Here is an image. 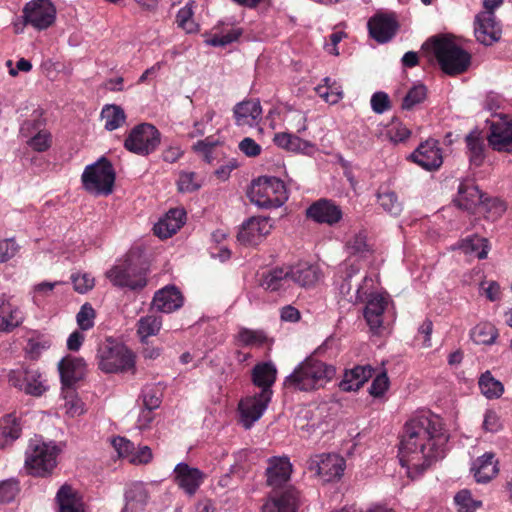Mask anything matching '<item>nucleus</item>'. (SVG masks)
Masks as SVG:
<instances>
[{"mask_svg":"<svg viewBox=\"0 0 512 512\" xmlns=\"http://www.w3.org/2000/svg\"><path fill=\"white\" fill-rule=\"evenodd\" d=\"M112 446L117 451L120 457H132L135 451V445L130 440L124 437H115L112 440Z\"/></svg>","mask_w":512,"mask_h":512,"instance_id":"62","label":"nucleus"},{"mask_svg":"<svg viewBox=\"0 0 512 512\" xmlns=\"http://www.w3.org/2000/svg\"><path fill=\"white\" fill-rule=\"evenodd\" d=\"M273 141L278 147L291 152L307 153L313 148V145L309 141L303 140L290 133H277Z\"/></svg>","mask_w":512,"mask_h":512,"instance_id":"40","label":"nucleus"},{"mask_svg":"<svg viewBox=\"0 0 512 512\" xmlns=\"http://www.w3.org/2000/svg\"><path fill=\"white\" fill-rule=\"evenodd\" d=\"M458 248L466 255H475L479 259H485L488 255V241L478 235H472L463 239Z\"/></svg>","mask_w":512,"mask_h":512,"instance_id":"41","label":"nucleus"},{"mask_svg":"<svg viewBox=\"0 0 512 512\" xmlns=\"http://www.w3.org/2000/svg\"><path fill=\"white\" fill-rule=\"evenodd\" d=\"M106 277L118 287L140 290L147 284L146 270L127 258L106 272Z\"/></svg>","mask_w":512,"mask_h":512,"instance_id":"11","label":"nucleus"},{"mask_svg":"<svg viewBox=\"0 0 512 512\" xmlns=\"http://www.w3.org/2000/svg\"><path fill=\"white\" fill-rule=\"evenodd\" d=\"M368 29L377 42L386 43L395 35L398 23L393 16L376 15L368 21Z\"/></svg>","mask_w":512,"mask_h":512,"instance_id":"28","label":"nucleus"},{"mask_svg":"<svg viewBox=\"0 0 512 512\" xmlns=\"http://www.w3.org/2000/svg\"><path fill=\"white\" fill-rule=\"evenodd\" d=\"M95 310L89 303L81 306L77 314V324L82 330H89L94 326Z\"/></svg>","mask_w":512,"mask_h":512,"instance_id":"57","label":"nucleus"},{"mask_svg":"<svg viewBox=\"0 0 512 512\" xmlns=\"http://www.w3.org/2000/svg\"><path fill=\"white\" fill-rule=\"evenodd\" d=\"M455 503L460 512H476L481 507L482 502L474 500L469 490H461L454 497Z\"/></svg>","mask_w":512,"mask_h":512,"instance_id":"53","label":"nucleus"},{"mask_svg":"<svg viewBox=\"0 0 512 512\" xmlns=\"http://www.w3.org/2000/svg\"><path fill=\"white\" fill-rule=\"evenodd\" d=\"M292 465L286 457H273L266 468L267 485L273 489L283 487L290 479Z\"/></svg>","mask_w":512,"mask_h":512,"instance_id":"23","label":"nucleus"},{"mask_svg":"<svg viewBox=\"0 0 512 512\" xmlns=\"http://www.w3.org/2000/svg\"><path fill=\"white\" fill-rule=\"evenodd\" d=\"M24 321L21 309L12 302V297L3 293L0 295V332L9 333L19 327Z\"/></svg>","mask_w":512,"mask_h":512,"instance_id":"22","label":"nucleus"},{"mask_svg":"<svg viewBox=\"0 0 512 512\" xmlns=\"http://www.w3.org/2000/svg\"><path fill=\"white\" fill-rule=\"evenodd\" d=\"M346 247L350 254L359 255L364 257L366 253L370 251L369 244L367 243V237L364 232H359L351 237Z\"/></svg>","mask_w":512,"mask_h":512,"instance_id":"54","label":"nucleus"},{"mask_svg":"<svg viewBox=\"0 0 512 512\" xmlns=\"http://www.w3.org/2000/svg\"><path fill=\"white\" fill-rule=\"evenodd\" d=\"M115 178L113 165L105 157L86 166L81 176L84 189L96 196L110 195L113 192Z\"/></svg>","mask_w":512,"mask_h":512,"instance_id":"6","label":"nucleus"},{"mask_svg":"<svg viewBox=\"0 0 512 512\" xmlns=\"http://www.w3.org/2000/svg\"><path fill=\"white\" fill-rule=\"evenodd\" d=\"M86 364L82 358L66 356L58 364L62 388L73 387L82 379Z\"/></svg>","mask_w":512,"mask_h":512,"instance_id":"26","label":"nucleus"},{"mask_svg":"<svg viewBox=\"0 0 512 512\" xmlns=\"http://www.w3.org/2000/svg\"><path fill=\"white\" fill-rule=\"evenodd\" d=\"M75 291L80 294H85L90 291L95 285V279L89 273H75L71 275Z\"/></svg>","mask_w":512,"mask_h":512,"instance_id":"56","label":"nucleus"},{"mask_svg":"<svg viewBox=\"0 0 512 512\" xmlns=\"http://www.w3.org/2000/svg\"><path fill=\"white\" fill-rule=\"evenodd\" d=\"M248 197L259 208L272 209L282 206L288 199L282 180L263 176L252 182Z\"/></svg>","mask_w":512,"mask_h":512,"instance_id":"4","label":"nucleus"},{"mask_svg":"<svg viewBox=\"0 0 512 512\" xmlns=\"http://www.w3.org/2000/svg\"><path fill=\"white\" fill-rule=\"evenodd\" d=\"M185 212L183 209H170L153 228L154 234L161 239H166L175 234L184 224Z\"/></svg>","mask_w":512,"mask_h":512,"instance_id":"31","label":"nucleus"},{"mask_svg":"<svg viewBox=\"0 0 512 512\" xmlns=\"http://www.w3.org/2000/svg\"><path fill=\"white\" fill-rule=\"evenodd\" d=\"M271 397L268 390L260 391L254 396L242 399L238 405L239 422L245 429H250L268 407Z\"/></svg>","mask_w":512,"mask_h":512,"instance_id":"14","label":"nucleus"},{"mask_svg":"<svg viewBox=\"0 0 512 512\" xmlns=\"http://www.w3.org/2000/svg\"><path fill=\"white\" fill-rule=\"evenodd\" d=\"M359 272L358 265L345 263L337 279L339 295L352 304L364 301L366 284L371 281L368 276L360 278Z\"/></svg>","mask_w":512,"mask_h":512,"instance_id":"10","label":"nucleus"},{"mask_svg":"<svg viewBox=\"0 0 512 512\" xmlns=\"http://www.w3.org/2000/svg\"><path fill=\"white\" fill-rule=\"evenodd\" d=\"M474 477L478 483H487L494 478L498 472V462L495 460V454L487 452L477 458L472 466Z\"/></svg>","mask_w":512,"mask_h":512,"instance_id":"33","label":"nucleus"},{"mask_svg":"<svg viewBox=\"0 0 512 512\" xmlns=\"http://www.w3.org/2000/svg\"><path fill=\"white\" fill-rule=\"evenodd\" d=\"M162 326V318L155 315L141 317L137 323V333L142 341L158 334Z\"/></svg>","mask_w":512,"mask_h":512,"instance_id":"47","label":"nucleus"},{"mask_svg":"<svg viewBox=\"0 0 512 512\" xmlns=\"http://www.w3.org/2000/svg\"><path fill=\"white\" fill-rule=\"evenodd\" d=\"M315 91L319 97L329 104H336L343 98L341 87L328 77L323 79V84H319Z\"/></svg>","mask_w":512,"mask_h":512,"instance_id":"45","label":"nucleus"},{"mask_svg":"<svg viewBox=\"0 0 512 512\" xmlns=\"http://www.w3.org/2000/svg\"><path fill=\"white\" fill-rule=\"evenodd\" d=\"M194 172H182L178 179V188L181 192H192L200 188V184L195 180Z\"/></svg>","mask_w":512,"mask_h":512,"instance_id":"61","label":"nucleus"},{"mask_svg":"<svg viewBox=\"0 0 512 512\" xmlns=\"http://www.w3.org/2000/svg\"><path fill=\"white\" fill-rule=\"evenodd\" d=\"M23 19L25 25L47 29L55 22L56 8L50 0H32L24 6Z\"/></svg>","mask_w":512,"mask_h":512,"instance_id":"12","label":"nucleus"},{"mask_svg":"<svg viewBox=\"0 0 512 512\" xmlns=\"http://www.w3.org/2000/svg\"><path fill=\"white\" fill-rule=\"evenodd\" d=\"M62 395L65 401L64 408L66 414L70 417H76L84 413V404L76 395L73 387L62 388Z\"/></svg>","mask_w":512,"mask_h":512,"instance_id":"49","label":"nucleus"},{"mask_svg":"<svg viewBox=\"0 0 512 512\" xmlns=\"http://www.w3.org/2000/svg\"><path fill=\"white\" fill-rule=\"evenodd\" d=\"M277 369L271 362L259 363L252 370V381L261 391L268 390L272 397L271 386L276 380Z\"/></svg>","mask_w":512,"mask_h":512,"instance_id":"37","label":"nucleus"},{"mask_svg":"<svg viewBox=\"0 0 512 512\" xmlns=\"http://www.w3.org/2000/svg\"><path fill=\"white\" fill-rule=\"evenodd\" d=\"M299 493L293 488L271 496L262 507V512H296Z\"/></svg>","mask_w":512,"mask_h":512,"instance_id":"27","label":"nucleus"},{"mask_svg":"<svg viewBox=\"0 0 512 512\" xmlns=\"http://www.w3.org/2000/svg\"><path fill=\"white\" fill-rule=\"evenodd\" d=\"M142 397L144 408H148L150 410L157 409L162 402L160 389L154 385L146 386L142 390Z\"/></svg>","mask_w":512,"mask_h":512,"instance_id":"55","label":"nucleus"},{"mask_svg":"<svg viewBox=\"0 0 512 512\" xmlns=\"http://www.w3.org/2000/svg\"><path fill=\"white\" fill-rule=\"evenodd\" d=\"M218 144L212 137H207L204 140H199L193 145V150L202 155L203 159L210 163L213 160L212 152Z\"/></svg>","mask_w":512,"mask_h":512,"instance_id":"58","label":"nucleus"},{"mask_svg":"<svg viewBox=\"0 0 512 512\" xmlns=\"http://www.w3.org/2000/svg\"><path fill=\"white\" fill-rule=\"evenodd\" d=\"M99 368L106 373L134 372L135 357L123 344L107 340L98 348Z\"/></svg>","mask_w":512,"mask_h":512,"instance_id":"8","label":"nucleus"},{"mask_svg":"<svg viewBox=\"0 0 512 512\" xmlns=\"http://www.w3.org/2000/svg\"><path fill=\"white\" fill-rule=\"evenodd\" d=\"M161 142V133L150 123H141L133 127L124 140V147L139 156L153 153Z\"/></svg>","mask_w":512,"mask_h":512,"instance_id":"9","label":"nucleus"},{"mask_svg":"<svg viewBox=\"0 0 512 512\" xmlns=\"http://www.w3.org/2000/svg\"><path fill=\"white\" fill-rule=\"evenodd\" d=\"M501 26L496 21L494 13L481 12L475 19V37L476 39L486 45H492L501 38Z\"/></svg>","mask_w":512,"mask_h":512,"instance_id":"18","label":"nucleus"},{"mask_svg":"<svg viewBox=\"0 0 512 512\" xmlns=\"http://www.w3.org/2000/svg\"><path fill=\"white\" fill-rule=\"evenodd\" d=\"M149 494L142 483H133L125 492V506L122 512H143L148 503Z\"/></svg>","mask_w":512,"mask_h":512,"instance_id":"34","label":"nucleus"},{"mask_svg":"<svg viewBox=\"0 0 512 512\" xmlns=\"http://www.w3.org/2000/svg\"><path fill=\"white\" fill-rule=\"evenodd\" d=\"M481 393L488 399L499 398L504 392L503 384L495 379L489 371H486L479 378Z\"/></svg>","mask_w":512,"mask_h":512,"instance_id":"44","label":"nucleus"},{"mask_svg":"<svg viewBox=\"0 0 512 512\" xmlns=\"http://www.w3.org/2000/svg\"><path fill=\"white\" fill-rule=\"evenodd\" d=\"M308 469L329 482L342 476L345 460L335 453L319 454L310 459Z\"/></svg>","mask_w":512,"mask_h":512,"instance_id":"15","label":"nucleus"},{"mask_svg":"<svg viewBox=\"0 0 512 512\" xmlns=\"http://www.w3.org/2000/svg\"><path fill=\"white\" fill-rule=\"evenodd\" d=\"M388 137L394 143L403 142L409 138L411 132L402 123H393L388 129Z\"/></svg>","mask_w":512,"mask_h":512,"instance_id":"63","label":"nucleus"},{"mask_svg":"<svg viewBox=\"0 0 512 512\" xmlns=\"http://www.w3.org/2000/svg\"><path fill=\"white\" fill-rule=\"evenodd\" d=\"M235 124L239 127H255L262 118V107L258 99H248L237 103L233 108Z\"/></svg>","mask_w":512,"mask_h":512,"instance_id":"21","label":"nucleus"},{"mask_svg":"<svg viewBox=\"0 0 512 512\" xmlns=\"http://www.w3.org/2000/svg\"><path fill=\"white\" fill-rule=\"evenodd\" d=\"M422 48L436 59L442 71L448 75L464 73L470 66L471 55L449 37H433Z\"/></svg>","mask_w":512,"mask_h":512,"instance_id":"2","label":"nucleus"},{"mask_svg":"<svg viewBox=\"0 0 512 512\" xmlns=\"http://www.w3.org/2000/svg\"><path fill=\"white\" fill-rule=\"evenodd\" d=\"M306 215L316 223L333 226L341 221L343 212L333 201L319 199L307 208Z\"/></svg>","mask_w":512,"mask_h":512,"instance_id":"17","label":"nucleus"},{"mask_svg":"<svg viewBox=\"0 0 512 512\" xmlns=\"http://www.w3.org/2000/svg\"><path fill=\"white\" fill-rule=\"evenodd\" d=\"M373 368L370 365H358L347 370L339 386L343 391H356L372 377Z\"/></svg>","mask_w":512,"mask_h":512,"instance_id":"35","label":"nucleus"},{"mask_svg":"<svg viewBox=\"0 0 512 512\" xmlns=\"http://www.w3.org/2000/svg\"><path fill=\"white\" fill-rule=\"evenodd\" d=\"M410 158L428 171L438 169L443 162L439 143L434 139H429L421 143L410 155Z\"/></svg>","mask_w":512,"mask_h":512,"instance_id":"19","label":"nucleus"},{"mask_svg":"<svg viewBox=\"0 0 512 512\" xmlns=\"http://www.w3.org/2000/svg\"><path fill=\"white\" fill-rule=\"evenodd\" d=\"M21 427L15 418L7 416L0 427V447L4 448L20 437Z\"/></svg>","mask_w":512,"mask_h":512,"instance_id":"46","label":"nucleus"},{"mask_svg":"<svg viewBox=\"0 0 512 512\" xmlns=\"http://www.w3.org/2000/svg\"><path fill=\"white\" fill-rule=\"evenodd\" d=\"M389 387V379L385 372L380 373L375 377L373 380L370 388L369 393L374 397H380L382 396Z\"/></svg>","mask_w":512,"mask_h":512,"instance_id":"64","label":"nucleus"},{"mask_svg":"<svg viewBox=\"0 0 512 512\" xmlns=\"http://www.w3.org/2000/svg\"><path fill=\"white\" fill-rule=\"evenodd\" d=\"M193 4L194 2L187 3L178 11L176 16L178 26L188 33H193L198 30V26L193 20Z\"/></svg>","mask_w":512,"mask_h":512,"instance_id":"50","label":"nucleus"},{"mask_svg":"<svg viewBox=\"0 0 512 512\" xmlns=\"http://www.w3.org/2000/svg\"><path fill=\"white\" fill-rule=\"evenodd\" d=\"M57 455L56 445L31 439L25 452V468L33 476H47L56 466Z\"/></svg>","mask_w":512,"mask_h":512,"instance_id":"7","label":"nucleus"},{"mask_svg":"<svg viewBox=\"0 0 512 512\" xmlns=\"http://www.w3.org/2000/svg\"><path fill=\"white\" fill-rule=\"evenodd\" d=\"M489 145L498 152L512 151V121L494 123L487 137Z\"/></svg>","mask_w":512,"mask_h":512,"instance_id":"29","label":"nucleus"},{"mask_svg":"<svg viewBox=\"0 0 512 512\" xmlns=\"http://www.w3.org/2000/svg\"><path fill=\"white\" fill-rule=\"evenodd\" d=\"M152 304L159 312L172 313L182 307L183 296L175 286H166L155 293Z\"/></svg>","mask_w":512,"mask_h":512,"instance_id":"30","label":"nucleus"},{"mask_svg":"<svg viewBox=\"0 0 512 512\" xmlns=\"http://www.w3.org/2000/svg\"><path fill=\"white\" fill-rule=\"evenodd\" d=\"M465 143L470 165L474 167L482 166L486 157L485 136L483 133L478 129L470 131L465 136Z\"/></svg>","mask_w":512,"mask_h":512,"instance_id":"32","label":"nucleus"},{"mask_svg":"<svg viewBox=\"0 0 512 512\" xmlns=\"http://www.w3.org/2000/svg\"><path fill=\"white\" fill-rule=\"evenodd\" d=\"M259 285L266 291L286 290L290 287L287 267H277L262 273Z\"/></svg>","mask_w":512,"mask_h":512,"instance_id":"36","label":"nucleus"},{"mask_svg":"<svg viewBox=\"0 0 512 512\" xmlns=\"http://www.w3.org/2000/svg\"><path fill=\"white\" fill-rule=\"evenodd\" d=\"M175 481L188 495H194L204 480V474L198 468L179 463L174 469Z\"/></svg>","mask_w":512,"mask_h":512,"instance_id":"25","label":"nucleus"},{"mask_svg":"<svg viewBox=\"0 0 512 512\" xmlns=\"http://www.w3.org/2000/svg\"><path fill=\"white\" fill-rule=\"evenodd\" d=\"M448 436L441 420L428 411L412 416L404 425L399 461L411 478L421 475L431 464L444 457Z\"/></svg>","mask_w":512,"mask_h":512,"instance_id":"1","label":"nucleus"},{"mask_svg":"<svg viewBox=\"0 0 512 512\" xmlns=\"http://www.w3.org/2000/svg\"><path fill=\"white\" fill-rule=\"evenodd\" d=\"M28 144L35 151L44 152L51 146V134L45 130L39 131L28 141Z\"/></svg>","mask_w":512,"mask_h":512,"instance_id":"60","label":"nucleus"},{"mask_svg":"<svg viewBox=\"0 0 512 512\" xmlns=\"http://www.w3.org/2000/svg\"><path fill=\"white\" fill-rule=\"evenodd\" d=\"M9 382L26 394L37 397L41 396L48 388L42 374L37 369L31 367H20L11 370Z\"/></svg>","mask_w":512,"mask_h":512,"instance_id":"13","label":"nucleus"},{"mask_svg":"<svg viewBox=\"0 0 512 512\" xmlns=\"http://www.w3.org/2000/svg\"><path fill=\"white\" fill-rule=\"evenodd\" d=\"M427 97V88L423 84L414 85L409 89L402 102V108L411 110L414 106L422 103Z\"/></svg>","mask_w":512,"mask_h":512,"instance_id":"51","label":"nucleus"},{"mask_svg":"<svg viewBox=\"0 0 512 512\" xmlns=\"http://www.w3.org/2000/svg\"><path fill=\"white\" fill-rule=\"evenodd\" d=\"M56 498L59 512H84L83 503L71 486L63 485Z\"/></svg>","mask_w":512,"mask_h":512,"instance_id":"38","label":"nucleus"},{"mask_svg":"<svg viewBox=\"0 0 512 512\" xmlns=\"http://www.w3.org/2000/svg\"><path fill=\"white\" fill-rule=\"evenodd\" d=\"M101 118L105 121L104 127L113 131L121 127L126 119L124 110L118 105H105L101 111Z\"/></svg>","mask_w":512,"mask_h":512,"instance_id":"42","label":"nucleus"},{"mask_svg":"<svg viewBox=\"0 0 512 512\" xmlns=\"http://www.w3.org/2000/svg\"><path fill=\"white\" fill-rule=\"evenodd\" d=\"M18 493L19 485L16 480L9 479L0 482V503L13 501Z\"/></svg>","mask_w":512,"mask_h":512,"instance_id":"59","label":"nucleus"},{"mask_svg":"<svg viewBox=\"0 0 512 512\" xmlns=\"http://www.w3.org/2000/svg\"><path fill=\"white\" fill-rule=\"evenodd\" d=\"M335 373L334 366L314 357H308L286 377L284 384L287 387L309 392L323 388L334 378Z\"/></svg>","mask_w":512,"mask_h":512,"instance_id":"3","label":"nucleus"},{"mask_svg":"<svg viewBox=\"0 0 512 512\" xmlns=\"http://www.w3.org/2000/svg\"><path fill=\"white\" fill-rule=\"evenodd\" d=\"M379 206L388 214L398 216L403 210V205L393 191L379 192L377 194Z\"/></svg>","mask_w":512,"mask_h":512,"instance_id":"48","label":"nucleus"},{"mask_svg":"<svg viewBox=\"0 0 512 512\" xmlns=\"http://www.w3.org/2000/svg\"><path fill=\"white\" fill-rule=\"evenodd\" d=\"M483 194L479 190L478 186L473 180L466 179L460 182L458 187L457 197L454 202L456 205L464 210L471 211L478 207L483 212L490 213L493 210L492 215H488L487 218L496 219L501 216L505 210L506 205L499 199L483 200Z\"/></svg>","mask_w":512,"mask_h":512,"instance_id":"5","label":"nucleus"},{"mask_svg":"<svg viewBox=\"0 0 512 512\" xmlns=\"http://www.w3.org/2000/svg\"><path fill=\"white\" fill-rule=\"evenodd\" d=\"M286 267L289 285L294 283L302 288H310L315 286L321 278L319 267L308 262H298Z\"/></svg>","mask_w":512,"mask_h":512,"instance_id":"20","label":"nucleus"},{"mask_svg":"<svg viewBox=\"0 0 512 512\" xmlns=\"http://www.w3.org/2000/svg\"><path fill=\"white\" fill-rule=\"evenodd\" d=\"M242 34L241 28H231L221 33H214L206 42L214 47H224L235 42Z\"/></svg>","mask_w":512,"mask_h":512,"instance_id":"52","label":"nucleus"},{"mask_svg":"<svg viewBox=\"0 0 512 512\" xmlns=\"http://www.w3.org/2000/svg\"><path fill=\"white\" fill-rule=\"evenodd\" d=\"M235 340L238 346L259 348L268 343L269 337L264 330L242 327L235 336Z\"/></svg>","mask_w":512,"mask_h":512,"instance_id":"39","label":"nucleus"},{"mask_svg":"<svg viewBox=\"0 0 512 512\" xmlns=\"http://www.w3.org/2000/svg\"><path fill=\"white\" fill-rule=\"evenodd\" d=\"M272 230L268 217H251L241 226L238 232V241L245 245H256L262 241Z\"/></svg>","mask_w":512,"mask_h":512,"instance_id":"16","label":"nucleus"},{"mask_svg":"<svg viewBox=\"0 0 512 512\" xmlns=\"http://www.w3.org/2000/svg\"><path fill=\"white\" fill-rule=\"evenodd\" d=\"M366 306L364 309V318L373 332H378L383 324V314L388 301L381 294H367L364 296Z\"/></svg>","mask_w":512,"mask_h":512,"instance_id":"24","label":"nucleus"},{"mask_svg":"<svg viewBox=\"0 0 512 512\" xmlns=\"http://www.w3.org/2000/svg\"><path fill=\"white\" fill-rule=\"evenodd\" d=\"M498 337V330L489 322H481L471 330V339L476 344L491 345Z\"/></svg>","mask_w":512,"mask_h":512,"instance_id":"43","label":"nucleus"}]
</instances>
